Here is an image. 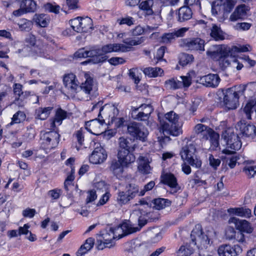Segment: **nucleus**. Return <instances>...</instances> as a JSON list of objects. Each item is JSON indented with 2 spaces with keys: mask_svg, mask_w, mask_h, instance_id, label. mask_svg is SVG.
<instances>
[{
  "mask_svg": "<svg viewBox=\"0 0 256 256\" xmlns=\"http://www.w3.org/2000/svg\"><path fill=\"white\" fill-rule=\"evenodd\" d=\"M180 80L177 78H171L165 82V86L170 90H176L182 87L188 88L192 84V80L190 76H181Z\"/></svg>",
  "mask_w": 256,
  "mask_h": 256,
  "instance_id": "15",
  "label": "nucleus"
},
{
  "mask_svg": "<svg viewBox=\"0 0 256 256\" xmlns=\"http://www.w3.org/2000/svg\"><path fill=\"white\" fill-rule=\"evenodd\" d=\"M151 162V158H150L149 156H140L138 160V171L143 174H148L150 173L152 168L150 165V164Z\"/></svg>",
  "mask_w": 256,
  "mask_h": 256,
  "instance_id": "28",
  "label": "nucleus"
},
{
  "mask_svg": "<svg viewBox=\"0 0 256 256\" xmlns=\"http://www.w3.org/2000/svg\"><path fill=\"white\" fill-rule=\"evenodd\" d=\"M224 140L226 142L228 148H230V150L225 149L222 150V153L230 154L234 152L236 150H239L242 147V142L237 134H234L232 129L228 128L226 130L222 135Z\"/></svg>",
  "mask_w": 256,
  "mask_h": 256,
  "instance_id": "6",
  "label": "nucleus"
},
{
  "mask_svg": "<svg viewBox=\"0 0 256 256\" xmlns=\"http://www.w3.org/2000/svg\"><path fill=\"white\" fill-rule=\"evenodd\" d=\"M210 142V149L212 150H216L220 148L219 134L213 130L208 136Z\"/></svg>",
  "mask_w": 256,
  "mask_h": 256,
  "instance_id": "43",
  "label": "nucleus"
},
{
  "mask_svg": "<svg viewBox=\"0 0 256 256\" xmlns=\"http://www.w3.org/2000/svg\"><path fill=\"white\" fill-rule=\"evenodd\" d=\"M104 119L98 117L86 122V128L91 134L99 135L102 134L106 125Z\"/></svg>",
  "mask_w": 256,
  "mask_h": 256,
  "instance_id": "17",
  "label": "nucleus"
},
{
  "mask_svg": "<svg viewBox=\"0 0 256 256\" xmlns=\"http://www.w3.org/2000/svg\"><path fill=\"white\" fill-rule=\"evenodd\" d=\"M190 238L193 244L202 250L210 247L216 240L217 236L213 230L202 232L201 226L196 225L191 232Z\"/></svg>",
  "mask_w": 256,
  "mask_h": 256,
  "instance_id": "2",
  "label": "nucleus"
},
{
  "mask_svg": "<svg viewBox=\"0 0 256 256\" xmlns=\"http://www.w3.org/2000/svg\"><path fill=\"white\" fill-rule=\"evenodd\" d=\"M100 54L94 48L88 50L85 48H81L75 52L74 56L76 58H91L88 61L82 62L83 64H86L88 62L98 64L103 62L102 57L100 56Z\"/></svg>",
  "mask_w": 256,
  "mask_h": 256,
  "instance_id": "9",
  "label": "nucleus"
},
{
  "mask_svg": "<svg viewBox=\"0 0 256 256\" xmlns=\"http://www.w3.org/2000/svg\"><path fill=\"white\" fill-rule=\"evenodd\" d=\"M208 161L210 166L214 170H217L221 163L220 160L217 156H214L211 154H208Z\"/></svg>",
  "mask_w": 256,
  "mask_h": 256,
  "instance_id": "53",
  "label": "nucleus"
},
{
  "mask_svg": "<svg viewBox=\"0 0 256 256\" xmlns=\"http://www.w3.org/2000/svg\"><path fill=\"white\" fill-rule=\"evenodd\" d=\"M93 187V190H96V192H106L108 188V186L103 180L94 182Z\"/></svg>",
  "mask_w": 256,
  "mask_h": 256,
  "instance_id": "55",
  "label": "nucleus"
},
{
  "mask_svg": "<svg viewBox=\"0 0 256 256\" xmlns=\"http://www.w3.org/2000/svg\"><path fill=\"white\" fill-rule=\"evenodd\" d=\"M230 53L232 54L230 48L222 45L213 46L206 52V54L208 56L218 61L220 67L222 70L230 65V56H229Z\"/></svg>",
  "mask_w": 256,
  "mask_h": 256,
  "instance_id": "4",
  "label": "nucleus"
},
{
  "mask_svg": "<svg viewBox=\"0 0 256 256\" xmlns=\"http://www.w3.org/2000/svg\"><path fill=\"white\" fill-rule=\"evenodd\" d=\"M194 248L190 245L182 246L176 251L177 256H190L194 252Z\"/></svg>",
  "mask_w": 256,
  "mask_h": 256,
  "instance_id": "50",
  "label": "nucleus"
},
{
  "mask_svg": "<svg viewBox=\"0 0 256 256\" xmlns=\"http://www.w3.org/2000/svg\"><path fill=\"white\" fill-rule=\"evenodd\" d=\"M118 22L120 24H126L130 26L134 24V20L132 17L128 16L118 20Z\"/></svg>",
  "mask_w": 256,
  "mask_h": 256,
  "instance_id": "61",
  "label": "nucleus"
},
{
  "mask_svg": "<svg viewBox=\"0 0 256 256\" xmlns=\"http://www.w3.org/2000/svg\"><path fill=\"white\" fill-rule=\"evenodd\" d=\"M114 239V236L112 232V227L108 226L98 235L96 238L97 248L102 250L106 248H110L114 244L113 240Z\"/></svg>",
  "mask_w": 256,
  "mask_h": 256,
  "instance_id": "8",
  "label": "nucleus"
},
{
  "mask_svg": "<svg viewBox=\"0 0 256 256\" xmlns=\"http://www.w3.org/2000/svg\"><path fill=\"white\" fill-rule=\"evenodd\" d=\"M220 79L217 74H208L198 78L196 82L208 87L216 88L218 86Z\"/></svg>",
  "mask_w": 256,
  "mask_h": 256,
  "instance_id": "26",
  "label": "nucleus"
},
{
  "mask_svg": "<svg viewBox=\"0 0 256 256\" xmlns=\"http://www.w3.org/2000/svg\"><path fill=\"white\" fill-rule=\"evenodd\" d=\"M94 240L92 238H88L84 244L81 246L76 252L77 256H82L92 249L94 244Z\"/></svg>",
  "mask_w": 256,
  "mask_h": 256,
  "instance_id": "38",
  "label": "nucleus"
},
{
  "mask_svg": "<svg viewBox=\"0 0 256 256\" xmlns=\"http://www.w3.org/2000/svg\"><path fill=\"white\" fill-rule=\"evenodd\" d=\"M236 130L242 136L254 138L256 135V128L254 124L240 120L236 125Z\"/></svg>",
  "mask_w": 256,
  "mask_h": 256,
  "instance_id": "19",
  "label": "nucleus"
},
{
  "mask_svg": "<svg viewBox=\"0 0 256 256\" xmlns=\"http://www.w3.org/2000/svg\"><path fill=\"white\" fill-rule=\"evenodd\" d=\"M215 4L219 6L224 12H230L236 4L234 0H216Z\"/></svg>",
  "mask_w": 256,
  "mask_h": 256,
  "instance_id": "36",
  "label": "nucleus"
},
{
  "mask_svg": "<svg viewBox=\"0 0 256 256\" xmlns=\"http://www.w3.org/2000/svg\"><path fill=\"white\" fill-rule=\"evenodd\" d=\"M68 115V112L66 111L62 108H58L56 112L54 118L50 120L47 122L48 128L52 130H54L57 126H59L62 124L63 120L67 118Z\"/></svg>",
  "mask_w": 256,
  "mask_h": 256,
  "instance_id": "25",
  "label": "nucleus"
},
{
  "mask_svg": "<svg viewBox=\"0 0 256 256\" xmlns=\"http://www.w3.org/2000/svg\"><path fill=\"white\" fill-rule=\"evenodd\" d=\"M84 78L86 80L79 86L80 88L86 94H90L91 92L95 88L93 78L86 72L84 73Z\"/></svg>",
  "mask_w": 256,
  "mask_h": 256,
  "instance_id": "31",
  "label": "nucleus"
},
{
  "mask_svg": "<svg viewBox=\"0 0 256 256\" xmlns=\"http://www.w3.org/2000/svg\"><path fill=\"white\" fill-rule=\"evenodd\" d=\"M17 24L21 31H29L32 26V22L26 18L20 19Z\"/></svg>",
  "mask_w": 256,
  "mask_h": 256,
  "instance_id": "51",
  "label": "nucleus"
},
{
  "mask_svg": "<svg viewBox=\"0 0 256 256\" xmlns=\"http://www.w3.org/2000/svg\"><path fill=\"white\" fill-rule=\"evenodd\" d=\"M255 102L254 101H250L244 108V112L246 114V118L248 120L251 119V114L253 112V108Z\"/></svg>",
  "mask_w": 256,
  "mask_h": 256,
  "instance_id": "57",
  "label": "nucleus"
},
{
  "mask_svg": "<svg viewBox=\"0 0 256 256\" xmlns=\"http://www.w3.org/2000/svg\"><path fill=\"white\" fill-rule=\"evenodd\" d=\"M210 35L216 40H222L225 38L224 33L220 28L216 24H213L211 29Z\"/></svg>",
  "mask_w": 256,
  "mask_h": 256,
  "instance_id": "42",
  "label": "nucleus"
},
{
  "mask_svg": "<svg viewBox=\"0 0 256 256\" xmlns=\"http://www.w3.org/2000/svg\"><path fill=\"white\" fill-rule=\"evenodd\" d=\"M108 156L106 150L100 146L96 147L90 156V162L93 164L104 162Z\"/></svg>",
  "mask_w": 256,
  "mask_h": 256,
  "instance_id": "24",
  "label": "nucleus"
},
{
  "mask_svg": "<svg viewBox=\"0 0 256 256\" xmlns=\"http://www.w3.org/2000/svg\"><path fill=\"white\" fill-rule=\"evenodd\" d=\"M128 132L130 136L142 142L146 140L148 134V130L144 126L136 122L132 123L128 126Z\"/></svg>",
  "mask_w": 256,
  "mask_h": 256,
  "instance_id": "14",
  "label": "nucleus"
},
{
  "mask_svg": "<svg viewBox=\"0 0 256 256\" xmlns=\"http://www.w3.org/2000/svg\"><path fill=\"white\" fill-rule=\"evenodd\" d=\"M187 162L192 166L196 168H200L202 164V160L200 158L195 155H194L192 158H190V160Z\"/></svg>",
  "mask_w": 256,
  "mask_h": 256,
  "instance_id": "60",
  "label": "nucleus"
},
{
  "mask_svg": "<svg viewBox=\"0 0 256 256\" xmlns=\"http://www.w3.org/2000/svg\"><path fill=\"white\" fill-rule=\"evenodd\" d=\"M102 102H98L93 106L92 111L98 112V117L108 120V124L112 125L114 118L118 114V110L116 104H108L102 107Z\"/></svg>",
  "mask_w": 256,
  "mask_h": 256,
  "instance_id": "5",
  "label": "nucleus"
},
{
  "mask_svg": "<svg viewBox=\"0 0 256 256\" xmlns=\"http://www.w3.org/2000/svg\"><path fill=\"white\" fill-rule=\"evenodd\" d=\"M242 252V248L238 244L233 246L230 244H222L218 250L219 256H237Z\"/></svg>",
  "mask_w": 256,
  "mask_h": 256,
  "instance_id": "23",
  "label": "nucleus"
},
{
  "mask_svg": "<svg viewBox=\"0 0 256 256\" xmlns=\"http://www.w3.org/2000/svg\"><path fill=\"white\" fill-rule=\"evenodd\" d=\"M188 29V28L184 27L178 29H175L171 32L164 33L160 38V42L164 44L172 42L176 38L184 36Z\"/></svg>",
  "mask_w": 256,
  "mask_h": 256,
  "instance_id": "22",
  "label": "nucleus"
},
{
  "mask_svg": "<svg viewBox=\"0 0 256 256\" xmlns=\"http://www.w3.org/2000/svg\"><path fill=\"white\" fill-rule=\"evenodd\" d=\"M84 130L81 128L77 130L74 134V136L76 137L78 144L80 145H82L84 141Z\"/></svg>",
  "mask_w": 256,
  "mask_h": 256,
  "instance_id": "63",
  "label": "nucleus"
},
{
  "mask_svg": "<svg viewBox=\"0 0 256 256\" xmlns=\"http://www.w3.org/2000/svg\"><path fill=\"white\" fill-rule=\"evenodd\" d=\"M139 109L144 112L142 114H145V117H149L150 115L154 110L152 106L150 104H142L138 108V110Z\"/></svg>",
  "mask_w": 256,
  "mask_h": 256,
  "instance_id": "59",
  "label": "nucleus"
},
{
  "mask_svg": "<svg viewBox=\"0 0 256 256\" xmlns=\"http://www.w3.org/2000/svg\"><path fill=\"white\" fill-rule=\"evenodd\" d=\"M229 224H234L236 228L243 232L252 233L253 228L250 222L244 220H240L235 217H231L228 220Z\"/></svg>",
  "mask_w": 256,
  "mask_h": 256,
  "instance_id": "27",
  "label": "nucleus"
},
{
  "mask_svg": "<svg viewBox=\"0 0 256 256\" xmlns=\"http://www.w3.org/2000/svg\"><path fill=\"white\" fill-rule=\"evenodd\" d=\"M228 212L230 216H236L245 218H249L252 215L251 210L246 207L230 208L228 210Z\"/></svg>",
  "mask_w": 256,
  "mask_h": 256,
  "instance_id": "29",
  "label": "nucleus"
},
{
  "mask_svg": "<svg viewBox=\"0 0 256 256\" xmlns=\"http://www.w3.org/2000/svg\"><path fill=\"white\" fill-rule=\"evenodd\" d=\"M25 41L30 46H34L32 51L28 54V56L34 58H36L38 57H42L46 59H51L52 56L50 53L44 52V50L40 48H38L36 45L38 42L34 35L28 34L26 38Z\"/></svg>",
  "mask_w": 256,
  "mask_h": 256,
  "instance_id": "10",
  "label": "nucleus"
},
{
  "mask_svg": "<svg viewBox=\"0 0 256 256\" xmlns=\"http://www.w3.org/2000/svg\"><path fill=\"white\" fill-rule=\"evenodd\" d=\"M126 192H119L117 196V201L120 204H125L133 199L138 193V188L134 184H130L126 187Z\"/></svg>",
  "mask_w": 256,
  "mask_h": 256,
  "instance_id": "16",
  "label": "nucleus"
},
{
  "mask_svg": "<svg viewBox=\"0 0 256 256\" xmlns=\"http://www.w3.org/2000/svg\"><path fill=\"white\" fill-rule=\"evenodd\" d=\"M44 9L50 12L58 13L60 10V6L56 4H53L50 3H47L44 6Z\"/></svg>",
  "mask_w": 256,
  "mask_h": 256,
  "instance_id": "64",
  "label": "nucleus"
},
{
  "mask_svg": "<svg viewBox=\"0 0 256 256\" xmlns=\"http://www.w3.org/2000/svg\"><path fill=\"white\" fill-rule=\"evenodd\" d=\"M72 28L78 32H86L92 28V20L88 17H77L70 21Z\"/></svg>",
  "mask_w": 256,
  "mask_h": 256,
  "instance_id": "13",
  "label": "nucleus"
},
{
  "mask_svg": "<svg viewBox=\"0 0 256 256\" xmlns=\"http://www.w3.org/2000/svg\"><path fill=\"white\" fill-rule=\"evenodd\" d=\"M212 130V129L202 124H197L194 128V131L196 134H201L203 138L206 140L208 139V136Z\"/></svg>",
  "mask_w": 256,
  "mask_h": 256,
  "instance_id": "37",
  "label": "nucleus"
},
{
  "mask_svg": "<svg viewBox=\"0 0 256 256\" xmlns=\"http://www.w3.org/2000/svg\"><path fill=\"white\" fill-rule=\"evenodd\" d=\"M63 82L68 94L74 96L80 89L78 82L76 76L73 74H68L64 76Z\"/></svg>",
  "mask_w": 256,
  "mask_h": 256,
  "instance_id": "18",
  "label": "nucleus"
},
{
  "mask_svg": "<svg viewBox=\"0 0 256 256\" xmlns=\"http://www.w3.org/2000/svg\"><path fill=\"white\" fill-rule=\"evenodd\" d=\"M32 20L36 24L42 28L47 26L50 22L49 16L44 14H35Z\"/></svg>",
  "mask_w": 256,
  "mask_h": 256,
  "instance_id": "39",
  "label": "nucleus"
},
{
  "mask_svg": "<svg viewBox=\"0 0 256 256\" xmlns=\"http://www.w3.org/2000/svg\"><path fill=\"white\" fill-rule=\"evenodd\" d=\"M124 166L120 162L119 160L112 161L110 167V170L116 176L119 177L123 172V166Z\"/></svg>",
  "mask_w": 256,
  "mask_h": 256,
  "instance_id": "47",
  "label": "nucleus"
},
{
  "mask_svg": "<svg viewBox=\"0 0 256 256\" xmlns=\"http://www.w3.org/2000/svg\"><path fill=\"white\" fill-rule=\"evenodd\" d=\"M20 4L27 13L34 12L36 10V4L34 0H24Z\"/></svg>",
  "mask_w": 256,
  "mask_h": 256,
  "instance_id": "49",
  "label": "nucleus"
},
{
  "mask_svg": "<svg viewBox=\"0 0 256 256\" xmlns=\"http://www.w3.org/2000/svg\"><path fill=\"white\" fill-rule=\"evenodd\" d=\"M180 45L190 50H204V42L200 38H185L181 40Z\"/></svg>",
  "mask_w": 256,
  "mask_h": 256,
  "instance_id": "21",
  "label": "nucleus"
},
{
  "mask_svg": "<svg viewBox=\"0 0 256 256\" xmlns=\"http://www.w3.org/2000/svg\"><path fill=\"white\" fill-rule=\"evenodd\" d=\"M162 182L172 188H176L178 185L177 180L174 176L172 174L166 173L162 175Z\"/></svg>",
  "mask_w": 256,
  "mask_h": 256,
  "instance_id": "40",
  "label": "nucleus"
},
{
  "mask_svg": "<svg viewBox=\"0 0 256 256\" xmlns=\"http://www.w3.org/2000/svg\"><path fill=\"white\" fill-rule=\"evenodd\" d=\"M145 38L143 36L126 38L123 40V44H109L104 46L102 49L96 50L100 52L103 62L104 60L103 55L110 52H126L131 50L132 46L140 44L144 42Z\"/></svg>",
  "mask_w": 256,
  "mask_h": 256,
  "instance_id": "1",
  "label": "nucleus"
},
{
  "mask_svg": "<svg viewBox=\"0 0 256 256\" xmlns=\"http://www.w3.org/2000/svg\"><path fill=\"white\" fill-rule=\"evenodd\" d=\"M143 72L145 75L150 78H155L162 76L164 71L160 68L148 67L144 68L143 70Z\"/></svg>",
  "mask_w": 256,
  "mask_h": 256,
  "instance_id": "45",
  "label": "nucleus"
},
{
  "mask_svg": "<svg viewBox=\"0 0 256 256\" xmlns=\"http://www.w3.org/2000/svg\"><path fill=\"white\" fill-rule=\"evenodd\" d=\"M152 204L154 208L160 210L170 206V202L167 199L158 198L152 201Z\"/></svg>",
  "mask_w": 256,
  "mask_h": 256,
  "instance_id": "48",
  "label": "nucleus"
},
{
  "mask_svg": "<svg viewBox=\"0 0 256 256\" xmlns=\"http://www.w3.org/2000/svg\"><path fill=\"white\" fill-rule=\"evenodd\" d=\"M193 60L192 55L183 53L180 56L179 63L180 65L184 66L192 62Z\"/></svg>",
  "mask_w": 256,
  "mask_h": 256,
  "instance_id": "56",
  "label": "nucleus"
},
{
  "mask_svg": "<svg viewBox=\"0 0 256 256\" xmlns=\"http://www.w3.org/2000/svg\"><path fill=\"white\" fill-rule=\"evenodd\" d=\"M244 172L248 177H253L256 174V166L246 165L244 168Z\"/></svg>",
  "mask_w": 256,
  "mask_h": 256,
  "instance_id": "58",
  "label": "nucleus"
},
{
  "mask_svg": "<svg viewBox=\"0 0 256 256\" xmlns=\"http://www.w3.org/2000/svg\"><path fill=\"white\" fill-rule=\"evenodd\" d=\"M139 230L138 228L132 227L128 222H124L115 228L112 227V232L115 239H120L125 235Z\"/></svg>",
  "mask_w": 256,
  "mask_h": 256,
  "instance_id": "20",
  "label": "nucleus"
},
{
  "mask_svg": "<svg viewBox=\"0 0 256 256\" xmlns=\"http://www.w3.org/2000/svg\"><path fill=\"white\" fill-rule=\"evenodd\" d=\"M223 94L224 103L226 107L229 110L236 108L238 105L240 95L242 94L240 87L236 86L227 88Z\"/></svg>",
  "mask_w": 256,
  "mask_h": 256,
  "instance_id": "7",
  "label": "nucleus"
},
{
  "mask_svg": "<svg viewBox=\"0 0 256 256\" xmlns=\"http://www.w3.org/2000/svg\"><path fill=\"white\" fill-rule=\"evenodd\" d=\"M52 108L49 106L46 108H40L36 110V118L40 120H46L50 114Z\"/></svg>",
  "mask_w": 256,
  "mask_h": 256,
  "instance_id": "44",
  "label": "nucleus"
},
{
  "mask_svg": "<svg viewBox=\"0 0 256 256\" xmlns=\"http://www.w3.org/2000/svg\"><path fill=\"white\" fill-rule=\"evenodd\" d=\"M154 0H146L142 2L139 5V8L142 10L145 15H152L154 12Z\"/></svg>",
  "mask_w": 256,
  "mask_h": 256,
  "instance_id": "33",
  "label": "nucleus"
},
{
  "mask_svg": "<svg viewBox=\"0 0 256 256\" xmlns=\"http://www.w3.org/2000/svg\"><path fill=\"white\" fill-rule=\"evenodd\" d=\"M26 118V114L24 112L18 111L13 116L12 122L8 124V126H11L14 124L20 123L25 120Z\"/></svg>",
  "mask_w": 256,
  "mask_h": 256,
  "instance_id": "54",
  "label": "nucleus"
},
{
  "mask_svg": "<svg viewBox=\"0 0 256 256\" xmlns=\"http://www.w3.org/2000/svg\"><path fill=\"white\" fill-rule=\"evenodd\" d=\"M178 20L180 22L190 20L192 15L191 9L186 6L180 8L177 12Z\"/></svg>",
  "mask_w": 256,
  "mask_h": 256,
  "instance_id": "34",
  "label": "nucleus"
},
{
  "mask_svg": "<svg viewBox=\"0 0 256 256\" xmlns=\"http://www.w3.org/2000/svg\"><path fill=\"white\" fill-rule=\"evenodd\" d=\"M150 208V205L148 202L144 198L138 200L137 203L132 206V212L130 215L131 217L135 216H138V224L142 227L146 223V220L141 219L142 216H145L148 214V210Z\"/></svg>",
  "mask_w": 256,
  "mask_h": 256,
  "instance_id": "12",
  "label": "nucleus"
},
{
  "mask_svg": "<svg viewBox=\"0 0 256 256\" xmlns=\"http://www.w3.org/2000/svg\"><path fill=\"white\" fill-rule=\"evenodd\" d=\"M196 149L192 144L184 146L180 152V156L183 160L188 161L194 155Z\"/></svg>",
  "mask_w": 256,
  "mask_h": 256,
  "instance_id": "32",
  "label": "nucleus"
},
{
  "mask_svg": "<svg viewBox=\"0 0 256 256\" xmlns=\"http://www.w3.org/2000/svg\"><path fill=\"white\" fill-rule=\"evenodd\" d=\"M179 116L174 111H170L164 114V118L160 120V132L164 134L178 136L182 133L181 124L178 120Z\"/></svg>",
  "mask_w": 256,
  "mask_h": 256,
  "instance_id": "3",
  "label": "nucleus"
},
{
  "mask_svg": "<svg viewBox=\"0 0 256 256\" xmlns=\"http://www.w3.org/2000/svg\"><path fill=\"white\" fill-rule=\"evenodd\" d=\"M247 7L245 4H241L236 7L234 12L230 15V20L234 22L242 18L246 14Z\"/></svg>",
  "mask_w": 256,
  "mask_h": 256,
  "instance_id": "35",
  "label": "nucleus"
},
{
  "mask_svg": "<svg viewBox=\"0 0 256 256\" xmlns=\"http://www.w3.org/2000/svg\"><path fill=\"white\" fill-rule=\"evenodd\" d=\"M130 152L118 151V157L120 162L122 164L127 166L135 161V156L132 154Z\"/></svg>",
  "mask_w": 256,
  "mask_h": 256,
  "instance_id": "30",
  "label": "nucleus"
},
{
  "mask_svg": "<svg viewBox=\"0 0 256 256\" xmlns=\"http://www.w3.org/2000/svg\"><path fill=\"white\" fill-rule=\"evenodd\" d=\"M120 149L118 151H132L134 150L132 146V140L130 138L120 137L119 140Z\"/></svg>",
  "mask_w": 256,
  "mask_h": 256,
  "instance_id": "41",
  "label": "nucleus"
},
{
  "mask_svg": "<svg viewBox=\"0 0 256 256\" xmlns=\"http://www.w3.org/2000/svg\"><path fill=\"white\" fill-rule=\"evenodd\" d=\"M154 30V28L150 26L142 27L140 26H138L131 30L132 34L134 36H138L144 34H149Z\"/></svg>",
  "mask_w": 256,
  "mask_h": 256,
  "instance_id": "46",
  "label": "nucleus"
},
{
  "mask_svg": "<svg viewBox=\"0 0 256 256\" xmlns=\"http://www.w3.org/2000/svg\"><path fill=\"white\" fill-rule=\"evenodd\" d=\"M36 214V210L34 208H26L22 212V215L24 218H32Z\"/></svg>",
  "mask_w": 256,
  "mask_h": 256,
  "instance_id": "62",
  "label": "nucleus"
},
{
  "mask_svg": "<svg viewBox=\"0 0 256 256\" xmlns=\"http://www.w3.org/2000/svg\"><path fill=\"white\" fill-rule=\"evenodd\" d=\"M252 50V46L246 44L245 45H238L234 46L230 48V52H250Z\"/></svg>",
  "mask_w": 256,
  "mask_h": 256,
  "instance_id": "52",
  "label": "nucleus"
},
{
  "mask_svg": "<svg viewBox=\"0 0 256 256\" xmlns=\"http://www.w3.org/2000/svg\"><path fill=\"white\" fill-rule=\"evenodd\" d=\"M59 134L54 130L46 132L41 136V146L45 150L55 148L59 142Z\"/></svg>",
  "mask_w": 256,
  "mask_h": 256,
  "instance_id": "11",
  "label": "nucleus"
}]
</instances>
